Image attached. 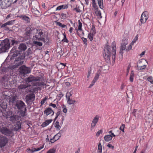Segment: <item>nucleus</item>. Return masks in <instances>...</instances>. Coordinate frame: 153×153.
<instances>
[{"instance_id": "41", "label": "nucleus", "mask_w": 153, "mask_h": 153, "mask_svg": "<svg viewBox=\"0 0 153 153\" xmlns=\"http://www.w3.org/2000/svg\"><path fill=\"white\" fill-rule=\"evenodd\" d=\"M21 125L19 122H17L16 125L15 130L16 131L21 128Z\"/></svg>"}, {"instance_id": "42", "label": "nucleus", "mask_w": 153, "mask_h": 153, "mask_svg": "<svg viewBox=\"0 0 153 153\" xmlns=\"http://www.w3.org/2000/svg\"><path fill=\"white\" fill-rule=\"evenodd\" d=\"M56 152V149L55 148H52L48 150L46 153H55Z\"/></svg>"}, {"instance_id": "17", "label": "nucleus", "mask_w": 153, "mask_h": 153, "mask_svg": "<svg viewBox=\"0 0 153 153\" xmlns=\"http://www.w3.org/2000/svg\"><path fill=\"white\" fill-rule=\"evenodd\" d=\"M35 96L33 94H29L26 97L27 101L30 102L33 101L35 99Z\"/></svg>"}, {"instance_id": "14", "label": "nucleus", "mask_w": 153, "mask_h": 153, "mask_svg": "<svg viewBox=\"0 0 153 153\" xmlns=\"http://www.w3.org/2000/svg\"><path fill=\"white\" fill-rule=\"evenodd\" d=\"M148 18V14L147 11H145L143 12L141 16L140 19L141 23H145Z\"/></svg>"}, {"instance_id": "7", "label": "nucleus", "mask_w": 153, "mask_h": 153, "mask_svg": "<svg viewBox=\"0 0 153 153\" xmlns=\"http://www.w3.org/2000/svg\"><path fill=\"white\" fill-rule=\"evenodd\" d=\"M29 87H30V85H28L27 84H21L18 86V89L19 91H22L24 94L27 93L26 92L28 90Z\"/></svg>"}, {"instance_id": "21", "label": "nucleus", "mask_w": 153, "mask_h": 153, "mask_svg": "<svg viewBox=\"0 0 153 153\" xmlns=\"http://www.w3.org/2000/svg\"><path fill=\"white\" fill-rule=\"evenodd\" d=\"M39 88L40 89V88L38 87H34L33 86H31L30 85V87H29L28 90H27L26 92L28 93L30 92L34 93L36 91H38Z\"/></svg>"}, {"instance_id": "44", "label": "nucleus", "mask_w": 153, "mask_h": 153, "mask_svg": "<svg viewBox=\"0 0 153 153\" xmlns=\"http://www.w3.org/2000/svg\"><path fill=\"white\" fill-rule=\"evenodd\" d=\"M78 22L79 26H78V30H82V24L80 22V20H79Z\"/></svg>"}, {"instance_id": "55", "label": "nucleus", "mask_w": 153, "mask_h": 153, "mask_svg": "<svg viewBox=\"0 0 153 153\" xmlns=\"http://www.w3.org/2000/svg\"><path fill=\"white\" fill-rule=\"evenodd\" d=\"M93 7L95 10H97L98 7L96 5V3H92Z\"/></svg>"}, {"instance_id": "12", "label": "nucleus", "mask_w": 153, "mask_h": 153, "mask_svg": "<svg viewBox=\"0 0 153 153\" xmlns=\"http://www.w3.org/2000/svg\"><path fill=\"white\" fill-rule=\"evenodd\" d=\"M25 103L22 101L20 100H17L16 104V106L19 110L24 109H26Z\"/></svg>"}, {"instance_id": "34", "label": "nucleus", "mask_w": 153, "mask_h": 153, "mask_svg": "<svg viewBox=\"0 0 153 153\" xmlns=\"http://www.w3.org/2000/svg\"><path fill=\"white\" fill-rule=\"evenodd\" d=\"M95 33L96 32L95 27L93 25L91 30L89 33L90 34V35L94 36Z\"/></svg>"}, {"instance_id": "4", "label": "nucleus", "mask_w": 153, "mask_h": 153, "mask_svg": "<svg viewBox=\"0 0 153 153\" xmlns=\"http://www.w3.org/2000/svg\"><path fill=\"white\" fill-rule=\"evenodd\" d=\"M0 132L5 136L11 137L13 136L14 134L13 128H9L7 127L4 126H0Z\"/></svg>"}, {"instance_id": "9", "label": "nucleus", "mask_w": 153, "mask_h": 153, "mask_svg": "<svg viewBox=\"0 0 153 153\" xmlns=\"http://www.w3.org/2000/svg\"><path fill=\"white\" fill-rule=\"evenodd\" d=\"M1 3V6L2 8L5 9L9 7L13 0H0Z\"/></svg>"}, {"instance_id": "3", "label": "nucleus", "mask_w": 153, "mask_h": 153, "mask_svg": "<svg viewBox=\"0 0 153 153\" xmlns=\"http://www.w3.org/2000/svg\"><path fill=\"white\" fill-rule=\"evenodd\" d=\"M111 51L110 46L106 44L104 47L103 55L105 61L107 63L110 62Z\"/></svg>"}, {"instance_id": "37", "label": "nucleus", "mask_w": 153, "mask_h": 153, "mask_svg": "<svg viewBox=\"0 0 153 153\" xmlns=\"http://www.w3.org/2000/svg\"><path fill=\"white\" fill-rule=\"evenodd\" d=\"M54 126L56 128L57 130H59L61 127V126L59 125V122L58 121L56 122Z\"/></svg>"}, {"instance_id": "39", "label": "nucleus", "mask_w": 153, "mask_h": 153, "mask_svg": "<svg viewBox=\"0 0 153 153\" xmlns=\"http://www.w3.org/2000/svg\"><path fill=\"white\" fill-rule=\"evenodd\" d=\"M134 73L133 71H132L131 73V75L130 76L129 79L130 81L131 82H133L134 79Z\"/></svg>"}, {"instance_id": "52", "label": "nucleus", "mask_w": 153, "mask_h": 153, "mask_svg": "<svg viewBox=\"0 0 153 153\" xmlns=\"http://www.w3.org/2000/svg\"><path fill=\"white\" fill-rule=\"evenodd\" d=\"M62 112V111H58L56 113V117L54 120H55L58 117V116L61 114Z\"/></svg>"}, {"instance_id": "47", "label": "nucleus", "mask_w": 153, "mask_h": 153, "mask_svg": "<svg viewBox=\"0 0 153 153\" xmlns=\"http://www.w3.org/2000/svg\"><path fill=\"white\" fill-rule=\"evenodd\" d=\"M147 80L151 84H153V77L152 76H150L149 77L147 78Z\"/></svg>"}, {"instance_id": "23", "label": "nucleus", "mask_w": 153, "mask_h": 153, "mask_svg": "<svg viewBox=\"0 0 153 153\" xmlns=\"http://www.w3.org/2000/svg\"><path fill=\"white\" fill-rule=\"evenodd\" d=\"M18 17H19L20 19H21L22 20L25 21L27 23H29L30 22V19L28 17L26 16V15H22L19 16Z\"/></svg>"}, {"instance_id": "1", "label": "nucleus", "mask_w": 153, "mask_h": 153, "mask_svg": "<svg viewBox=\"0 0 153 153\" xmlns=\"http://www.w3.org/2000/svg\"><path fill=\"white\" fill-rule=\"evenodd\" d=\"M21 53L19 52L17 50H16L15 48H13L10 51V54H12L10 57L11 60H13L14 58L19 55L18 58H16L15 62H16V66H19L23 64L24 61L23 59L25 58V56L24 54L22 55L20 54Z\"/></svg>"}, {"instance_id": "64", "label": "nucleus", "mask_w": 153, "mask_h": 153, "mask_svg": "<svg viewBox=\"0 0 153 153\" xmlns=\"http://www.w3.org/2000/svg\"><path fill=\"white\" fill-rule=\"evenodd\" d=\"M49 106H52L53 107L55 108L56 107V104L51 103L49 104Z\"/></svg>"}, {"instance_id": "63", "label": "nucleus", "mask_w": 153, "mask_h": 153, "mask_svg": "<svg viewBox=\"0 0 153 153\" xmlns=\"http://www.w3.org/2000/svg\"><path fill=\"white\" fill-rule=\"evenodd\" d=\"M56 141H55V140L54 139V138H53V137L52 138H51L49 141L51 142V143H53Z\"/></svg>"}, {"instance_id": "60", "label": "nucleus", "mask_w": 153, "mask_h": 153, "mask_svg": "<svg viewBox=\"0 0 153 153\" xmlns=\"http://www.w3.org/2000/svg\"><path fill=\"white\" fill-rule=\"evenodd\" d=\"M82 40L84 42V43L85 45L87 44V39L83 37L82 38Z\"/></svg>"}, {"instance_id": "57", "label": "nucleus", "mask_w": 153, "mask_h": 153, "mask_svg": "<svg viewBox=\"0 0 153 153\" xmlns=\"http://www.w3.org/2000/svg\"><path fill=\"white\" fill-rule=\"evenodd\" d=\"M20 115L22 117H24L25 115V112L21 110L20 112Z\"/></svg>"}, {"instance_id": "43", "label": "nucleus", "mask_w": 153, "mask_h": 153, "mask_svg": "<svg viewBox=\"0 0 153 153\" xmlns=\"http://www.w3.org/2000/svg\"><path fill=\"white\" fill-rule=\"evenodd\" d=\"M56 24L59 27H61L62 28H65L66 27L65 25L62 24L61 22H57Z\"/></svg>"}, {"instance_id": "2", "label": "nucleus", "mask_w": 153, "mask_h": 153, "mask_svg": "<svg viewBox=\"0 0 153 153\" xmlns=\"http://www.w3.org/2000/svg\"><path fill=\"white\" fill-rule=\"evenodd\" d=\"M36 30V35L33 36V39L35 38L36 40L42 41L46 43L49 42V39L47 36L45 38V31L43 30L38 28Z\"/></svg>"}, {"instance_id": "28", "label": "nucleus", "mask_w": 153, "mask_h": 153, "mask_svg": "<svg viewBox=\"0 0 153 153\" xmlns=\"http://www.w3.org/2000/svg\"><path fill=\"white\" fill-rule=\"evenodd\" d=\"M32 84L33 86H45L46 85V84L43 82H33Z\"/></svg>"}, {"instance_id": "18", "label": "nucleus", "mask_w": 153, "mask_h": 153, "mask_svg": "<svg viewBox=\"0 0 153 153\" xmlns=\"http://www.w3.org/2000/svg\"><path fill=\"white\" fill-rule=\"evenodd\" d=\"M19 118L20 117L17 115H13L10 117V120L13 123H15L19 120Z\"/></svg>"}, {"instance_id": "48", "label": "nucleus", "mask_w": 153, "mask_h": 153, "mask_svg": "<svg viewBox=\"0 0 153 153\" xmlns=\"http://www.w3.org/2000/svg\"><path fill=\"white\" fill-rule=\"evenodd\" d=\"M15 20L10 21L7 22L6 23L7 25H12L14 24Z\"/></svg>"}, {"instance_id": "50", "label": "nucleus", "mask_w": 153, "mask_h": 153, "mask_svg": "<svg viewBox=\"0 0 153 153\" xmlns=\"http://www.w3.org/2000/svg\"><path fill=\"white\" fill-rule=\"evenodd\" d=\"M133 45V44H131V43L126 48V51H128L131 50L132 48V47Z\"/></svg>"}, {"instance_id": "5", "label": "nucleus", "mask_w": 153, "mask_h": 153, "mask_svg": "<svg viewBox=\"0 0 153 153\" xmlns=\"http://www.w3.org/2000/svg\"><path fill=\"white\" fill-rule=\"evenodd\" d=\"M10 44L9 40L5 39L2 41L0 44V53L6 52L7 51L10 47Z\"/></svg>"}, {"instance_id": "38", "label": "nucleus", "mask_w": 153, "mask_h": 153, "mask_svg": "<svg viewBox=\"0 0 153 153\" xmlns=\"http://www.w3.org/2000/svg\"><path fill=\"white\" fill-rule=\"evenodd\" d=\"M102 147L101 143H99L98 146L97 153H102Z\"/></svg>"}, {"instance_id": "62", "label": "nucleus", "mask_w": 153, "mask_h": 153, "mask_svg": "<svg viewBox=\"0 0 153 153\" xmlns=\"http://www.w3.org/2000/svg\"><path fill=\"white\" fill-rule=\"evenodd\" d=\"M43 147H44V146H40V147L38 148L37 149H36V148H35V150H34L35 151V152L38 151L40 150L41 149H43Z\"/></svg>"}, {"instance_id": "46", "label": "nucleus", "mask_w": 153, "mask_h": 153, "mask_svg": "<svg viewBox=\"0 0 153 153\" xmlns=\"http://www.w3.org/2000/svg\"><path fill=\"white\" fill-rule=\"evenodd\" d=\"M62 41L63 42H66L68 43V40L67 39L66 35L65 33L64 34V38L62 40Z\"/></svg>"}, {"instance_id": "45", "label": "nucleus", "mask_w": 153, "mask_h": 153, "mask_svg": "<svg viewBox=\"0 0 153 153\" xmlns=\"http://www.w3.org/2000/svg\"><path fill=\"white\" fill-rule=\"evenodd\" d=\"M138 35H137L134 38L132 42L131 43V44L133 45L135 43L137 40L138 38Z\"/></svg>"}, {"instance_id": "35", "label": "nucleus", "mask_w": 153, "mask_h": 153, "mask_svg": "<svg viewBox=\"0 0 153 153\" xmlns=\"http://www.w3.org/2000/svg\"><path fill=\"white\" fill-rule=\"evenodd\" d=\"M95 13L96 14V15L98 16V18L100 19L102 18V16H101V13L100 10H96Z\"/></svg>"}, {"instance_id": "10", "label": "nucleus", "mask_w": 153, "mask_h": 153, "mask_svg": "<svg viewBox=\"0 0 153 153\" xmlns=\"http://www.w3.org/2000/svg\"><path fill=\"white\" fill-rule=\"evenodd\" d=\"M8 139L5 136L0 135V146L2 147L5 146L8 143Z\"/></svg>"}, {"instance_id": "25", "label": "nucleus", "mask_w": 153, "mask_h": 153, "mask_svg": "<svg viewBox=\"0 0 153 153\" xmlns=\"http://www.w3.org/2000/svg\"><path fill=\"white\" fill-rule=\"evenodd\" d=\"M142 61L139 62L137 65V68L139 70H142L145 69L146 67V65H142Z\"/></svg>"}, {"instance_id": "22", "label": "nucleus", "mask_w": 153, "mask_h": 153, "mask_svg": "<svg viewBox=\"0 0 153 153\" xmlns=\"http://www.w3.org/2000/svg\"><path fill=\"white\" fill-rule=\"evenodd\" d=\"M66 98L67 103L70 105L74 104L76 102L75 100L71 98V97L67 96H66Z\"/></svg>"}, {"instance_id": "13", "label": "nucleus", "mask_w": 153, "mask_h": 153, "mask_svg": "<svg viewBox=\"0 0 153 153\" xmlns=\"http://www.w3.org/2000/svg\"><path fill=\"white\" fill-rule=\"evenodd\" d=\"M127 44V41L126 40H123V43L121 44V46L120 47V49L119 53L122 57H123V51L126 50V45Z\"/></svg>"}, {"instance_id": "11", "label": "nucleus", "mask_w": 153, "mask_h": 153, "mask_svg": "<svg viewBox=\"0 0 153 153\" xmlns=\"http://www.w3.org/2000/svg\"><path fill=\"white\" fill-rule=\"evenodd\" d=\"M20 72L21 74H29L30 72V70L29 68L27 67L25 65L21 66L19 68Z\"/></svg>"}, {"instance_id": "51", "label": "nucleus", "mask_w": 153, "mask_h": 153, "mask_svg": "<svg viewBox=\"0 0 153 153\" xmlns=\"http://www.w3.org/2000/svg\"><path fill=\"white\" fill-rule=\"evenodd\" d=\"M125 126L124 124H122V126L120 127V129L123 132H124V128Z\"/></svg>"}, {"instance_id": "15", "label": "nucleus", "mask_w": 153, "mask_h": 153, "mask_svg": "<svg viewBox=\"0 0 153 153\" xmlns=\"http://www.w3.org/2000/svg\"><path fill=\"white\" fill-rule=\"evenodd\" d=\"M99 116L96 115L94 118L91 124V129L92 130L95 126L96 124L97 123L99 120Z\"/></svg>"}, {"instance_id": "33", "label": "nucleus", "mask_w": 153, "mask_h": 153, "mask_svg": "<svg viewBox=\"0 0 153 153\" xmlns=\"http://www.w3.org/2000/svg\"><path fill=\"white\" fill-rule=\"evenodd\" d=\"M33 44L36 46H42V43L40 42L36 41H33Z\"/></svg>"}, {"instance_id": "6", "label": "nucleus", "mask_w": 153, "mask_h": 153, "mask_svg": "<svg viewBox=\"0 0 153 153\" xmlns=\"http://www.w3.org/2000/svg\"><path fill=\"white\" fill-rule=\"evenodd\" d=\"M36 29L31 26L28 27L25 30V35L28 38H30V36L35 33L36 31Z\"/></svg>"}, {"instance_id": "32", "label": "nucleus", "mask_w": 153, "mask_h": 153, "mask_svg": "<svg viewBox=\"0 0 153 153\" xmlns=\"http://www.w3.org/2000/svg\"><path fill=\"white\" fill-rule=\"evenodd\" d=\"M68 6L67 5H60L56 8V10H59L62 9H66L68 8Z\"/></svg>"}, {"instance_id": "49", "label": "nucleus", "mask_w": 153, "mask_h": 153, "mask_svg": "<svg viewBox=\"0 0 153 153\" xmlns=\"http://www.w3.org/2000/svg\"><path fill=\"white\" fill-rule=\"evenodd\" d=\"M48 97H45L43 98L41 102V105H43L45 102L47 100Z\"/></svg>"}, {"instance_id": "26", "label": "nucleus", "mask_w": 153, "mask_h": 153, "mask_svg": "<svg viewBox=\"0 0 153 153\" xmlns=\"http://www.w3.org/2000/svg\"><path fill=\"white\" fill-rule=\"evenodd\" d=\"M112 54L114 56V59L116 51L115 42L114 41L112 43Z\"/></svg>"}, {"instance_id": "8", "label": "nucleus", "mask_w": 153, "mask_h": 153, "mask_svg": "<svg viewBox=\"0 0 153 153\" xmlns=\"http://www.w3.org/2000/svg\"><path fill=\"white\" fill-rule=\"evenodd\" d=\"M41 77L37 76L34 77L33 76L30 75L26 79L25 81L26 82H33L39 81H41Z\"/></svg>"}, {"instance_id": "30", "label": "nucleus", "mask_w": 153, "mask_h": 153, "mask_svg": "<svg viewBox=\"0 0 153 153\" xmlns=\"http://www.w3.org/2000/svg\"><path fill=\"white\" fill-rule=\"evenodd\" d=\"M52 120H46L45 122H43L42 125V127H45L48 125L52 121Z\"/></svg>"}, {"instance_id": "27", "label": "nucleus", "mask_w": 153, "mask_h": 153, "mask_svg": "<svg viewBox=\"0 0 153 153\" xmlns=\"http://www.w3.org/2000/svg\"><path fill=\"white\" fill-rule=\"evenodd\" d=\"M62 132V130H61L58 133L54 136L53 137L55 140V141H57L60 138L61 136V133Z\"/></svg>"}, {"instance_id": "58", "label": "nucleus", "mask_w": 153, "mask_h": 153, "mask_svg": "<svg viewBox=\"0 0 153 153\" xmlns=\"http://www.w3.org/2000/svg\"><path fill=\"white\" fill-rule=\"evenodd\" d=\"M107 146L109 148H111L112 149H114V146H112L111 144H108L107 145Z\"/></svg>"}, {"instance_id": "59", "label": "nucleus", "mask_w": 153, "mask_h": 153, "mask_svg": "<svg viewBox=\"0 0 153 153\" xmlns=\"http://www.w3.org/2000/svg\"><path fill=\"white\" fill-rule=\"evenodd\" d=\"M74 10L76 11L77 12L80 13V10L79 8V7H76L74 9Z\"/></svg>"}, {"instance_id": "24", "label": "nucleus", "mask_w": 153, "mask_h": 153, "mask_svg": "<svg viewBox=\"0 0 153 153\" xmlns=\"http://www.w3.org/2000/svg\"><path fill=\"white\" fill-rule=\"evenodd\" d=\"M52 112V116L53 115L54 112L52 110L51 108H48L46 109L44 111V114H45L46 116H47Z\"/></svg>"}, {"instance_id": "36", "label": "nucleus", "mask_w": 153, "mask_h": 153, "mask_svg": "<svg viewBox=\"0 0 153 153\" xmlns=\"http://www.w3.org/2000/svg\"><path fill=\"white\" fill-rule=\"evenodd\" d=\"M97 1L100 7L102 9L104 7L103 5V0H97Z\"/></svg>"}, {"instance_id": "19", "label": "nucleus", "mask_w": 153, "mask_h": 153, "mask_svg": "<svg viewBox=\"0 0 153 153\" xmlns=\"http://www.w3.org/2000/svg\"><path fill=\"white\" fill-rule=\"evenodd\" d=\"M27 48V47L26 45L24 43H21L19 45L18 47V49L19 50V52L24 51H25Z\"/></svg>"}, {"instance_id": "54", "label": "nucleus", "mask_w": 153, "mask_h": 153, "mask_svg": "<svg viewBox=\"0 0 153 153\" xmlns=\"http://www.w3.org/2000/svg\"><path fill=\"white\" fill-rule=\"evenodd\" d=\"M102 130H100L97 132L96 135L97 137H98L99 136L100 134H102Z\"/></svg>"}, {"instance_id": "40", "label": "nucleus", "mask_w": 153, "mask_h": 153, "mask_svg": "<svg viewBox=\"0 0 153 153\" xmlns=\"http://www.w3.org/2000/svg\"><path fill=\"white\" fill-rule=\"evenodd\" d=\"M74 92V91L73 90L71 91L70 92H68L66 94V96L71 97Z\"/></svg>"}, {"instance_id": "53", "label": "nucleus", "mask_w": 153, "mask_h": 153, "mask_svg": "<svg viewBox=\"0 0 153 153\" xmlns=\"http://www.w3.org/2000/svg\"><path fill=\"white\" fill-rule=\"evenodd\" d=\"M62 111L65 113H66L67 111V109L66 108L65 106H64L62 107Z\"/></svg>"}, {"instance_id": "16", "label": "nucleus", "mask_w": 153, "mask_h": 153, "mask_svg": "<svg viewBox=\"0 0 153 153\" xmlns=\"http://www.w3.org/2000/svg\"><path fill=\"white\" fill-rule=\"evenodd\" d=\"M100 74V71H98L95 74V76L91 82V84L90 85L89 87V88H91L93 86L95 82L98 79Z\"/></svg>"}, {"instance_id": "20", "label": "nucleus", "mask_w": 153, "mask_h": 153, "mask_svg": "<svg viewBox=\"0 0 153 153\" xmlns=\"http://www.w3.org/2000/svg\"><path fill=\"white\" fill-rule=\"evenodd\" d=\"M31 11L32 13L36 16L41 15L39 11L35 7H32Z\"/></svg>"}, {"instance_id": "61", "label": "nucleus", "mask_w": 153, "mask_h": 153, "mask_svg": "<svg viewBox=\"0 0 153 153\" xmlns=\"http://www.w3.org/2000/svg\"><path fill=\"white\" fill-rule=\"evenodd\" d=\"M27 150L28 151H29L30 152V153H33L34 152H35V148H33L32 149H30V148H28L27 149Z\"/></svg>"}, {"instance_id": "56", "label": "nucleus", "mask_w": 153, "mask_h": 153, "mask_svg": "<svg viewBox=\"0 0 153 153\" xmlns=\"http://www.w3.org/2000/svg\"><path fill=\"white\" fill-rule=\"evenodd\" d=\"M93 36H94L90 35V33H89L88 35V37L91 41L93 39Z\"/></svg>"}, {"instance_id": "29", "label": "nucleus", "mask_w": 153, "mask_h": 153, "mask_svg": "<svg viewBox=\"0 0 153 153\" xmlns=\"http://www.w3.org/2000/svg\"><path fill=\"white\" fill-rule=\"evenodd\" d=\"M94 67L93 65H91L90 67L89 68L87 76L88 78H89V77L91 73V71L94 70Z\"/></svg>"}, {"instance_id": "31", "label": "nucleus", "mask_w": 153, "mask_h": 153, "mask_svg": "<svg viewBox=\"0 0 153 153\" xmlns=\"http://www.w3.org/2000/svg\"><path fill=\"white\" fill-rule=\"evenodd\" d=\"M104 139L105 141L108 142L112 140V136L110 135H106L104 137Z\"/></svg>"}]
</instances>
